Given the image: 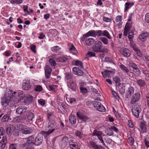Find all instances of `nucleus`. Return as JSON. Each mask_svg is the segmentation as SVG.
Listing matches in <instances>:
<instances>
[{"instance_id": "nucleus-1", "label": "nucleus", "mask_w": 149, "mask_h": 149, "mask_svg": "<svg viewBox=\"0 0 149 149\" xmlns=\"http://www.w3.org/2000/svg\"><path fill=\"white\" fill-rule=\"evenodd\" d=\"M49 121L47 127L50 129L47 131L41 132L42 134H43L44 136L46 137L54 132L55 130L54 127L55 126L56 127V123L54 120H49Z\"/></svg>"}, {"instance_id": "nucleus-2", "label": "nucleus", "mask_w": 149, "mask_h": 149, "mask_svg": "<svg viewBox=\"0 0 149 149\" xmlns=\"http://www.w3.org/2000/svg\"><path fill=\"white\" fill-rule=\"evenodd\" d=\"M19 131L23 134H27L32 133L33 131V128L28 127L26 125L20 124L17 126Z\"/></svg>"}, {"instance_id": "nucleus-3", "label": "nucleus", "mask_w": 149, "mask_h": 149, "mask_svg": "<svg viewBox=\"0 0 149 149\" xmlns=\"http://www.w3.org/2000/svg\"><path fill=\"white\" fill-rule=\"evenodd\" d=\"M35 139L33 136H31L27 138V141L26 143L22 144L20 147L24 148L26 146L31 147L33 145H35Z\"/></svg>"}, {"instance_id": "nucleus-4", "label": "nucleus", "mask_w": 149, "mask_h": 149, "mask_svg": "<svg viewBox=\"0 0 149 149\" xmlns=\"http://www.w3.org/2000/svg\"><path fill=\"white\" fill-rule=\"evenodd\" d=\"M102 47V43L100 41L97 40L95 42L92 48L94 52H99Z\"/></svg>"}, {"instance_id": "nucleus-5", "label": "nucleus", "mask_w": 149, "mask_h": 149, "mask_svg": "<svg viewBox=\"0 0 149 149\" xmlns=\"http://www.w3.org/2000/svg\"><path fill=\"white\" fill-rule=\"evenodd\" d=\"M92 104L94 107L98 111L101 112L105 111V109L103 105L100 102L97 101H93Z\"/></svg>"}, {"instance_id": "nucleus-6", "label": "nucleus", "mask_w": 149, "mask_h": 149, "mask_svg": "<svg viewBox=\"0 0 149 149\" xmlns=\"http://www.w3.org/2000/svg\"><path fill=\"white\" fill-rule=\"evenodd\" d=\"M140 94L139 93H135L131 97L130 103L134 104L138 102L140 99Z\"/></svg>"}, {"instance_id": "nucleus-7", "label": "nucleus", "mask_w": 149, "mask_h": 149, "mask_svg": "<svg viewBox=\"0 0 149 149\" xmlns=\"http://www.w3.org/2000/svg\"><path fill=\"white\" fill-rule=\"evenodd\" d=\"M141 110L140 107L138 105H135L132 108V111L133 116L136 118H138L139 116V114Z\"/></svg>"}, {"instance_id": "nucleus-8", "label": "nucleus", "mask_w": 149, "mask_h": 149, "mask_svg": "<svg viewBox=\"0 0 149 149\" xmlns=\"http://www.w3.org/2000/svg\"><path fill=\"white\" fill-rule=\"evenodd\" d=\"M42 134L41 133L38 134L35 138V145L36 146H38L41 144L43 141Z\"/></svg>"}, {"instance_id": "nucleus-9", "label": "nucleus", "mask_w": 149, "mask_h": 149, "mask_svg": "<svg viewBox=\"0 0 149 149\" xmlns=\"http://www.w3.org/2000/svg\"><path fill=\"white\" fill-rule=\"evenodd\" d=\"M22 86L23 89L25 90H29L31 86L30 80L28 79L24 80L23 82Z\"/></svg>"}, {"instance_id": "nucleus-10", "label": "nucleus", "mask_w": 149, "mask_h": 149, "mask_svg": "<svg viewBox=\"0 0 149 149\" xmlns=\"http://www.w3.org/2000/svg\"><path fill=\"white\" fill-rule=\"evenodd\" d=\"M0 139H1L0 140V148L4 149L7 142L6 137L5 136H0Z\"/></svg>"}, {"instance_id": "nucleus-11", "label": "nucleus", "mask_w": 149, "mask_h": 149, "mask_svg": "<svg viewBox=\"0 0 149 149\" xmlns=\"http://www.w3.org/2000/svg\"><path fill=\"white\" fill-rule=\"evenodd\" d=\"M90 36L94 37H96V32L94 30H91L90 31L86 34L84 35L83 37L81 38V40L82 41H84L85 40V38Z\"/></svg>"}, {"instance_id": "nucleus-12", "label": "nucleus", "mask_w": 149, "mask_h": 149, "mask_svg": "<svg viewBox=\"0 0 149 149\" xmlns=\"http://www.w3.org/2000/svg\"><path fill=\"white\" fill-rule=\"evenodd\" d=\"M13 96V91L9 88H7L5 91L4 97L7 98H9L10 99L11 96Z\"/></svg>"}, {"instance_id": "nucleus-13", "label": "nucleus", "mask_w": 149, "mask_h": 149, "mask_svg": "<svg viewBox=\"0 0 149 149\" xmlns=\"http://www.w3.org/2000/svg\"><path fill=\"white\" fill-rule=\"evenodd\" d=\"M77 115L79 119L81 120L84 122L87 121L89 119V118L87 116L83 114L80 113L79 112L77 113Z\"/></svg>"}, {"instance_id": "nucleus-14", "label": "nucleus", "mask_w": 149, "mask_h": 149, "mask_svg": "<svg viewBox=\"0 0 149 149\" xmlns=\"http://www.w3.org/2000/svg\"><path fill=\"white\" fill-rule=\"evenodd\" d=\"M89 144L94 149H105L101 145H97L95 142L93 141H90Z\"/></svg>"}, {"instance_id": "nucleus-15", "label": "nucleus", "mask_w": 149, "mask_h": 149, "mask_svg": "<svg viewBox=\"0 0 149 149\" xmlns=\"http://www.w3.org/2000/svg\"><path fill=\"white\" fill-rule=\"evenodd\" d=\"M52 71L51 68L48 65H47L45 69V73L46 79H48L50 78Z\"/></svg>"}, {"instance_id": "nucleus-16", "label": "nucleus", "mask_w": 149, "mask_h": 149, "mask_svg": "<svg viewBox=\"0 0 149 149\" xmlns=\"http://www.w3.org/2000/svg\"><path fill=\"white\" fill-rule=\"evenodd\" d=\"M10 99L9 98H8L4 97L2 98L1 102V103L3 106L6 107L8 106Z\"/></svg>"}, {"instance_id": "nucleus-17", "label": "nucleus", "mask_w": 149, "mask_h": 149, "mask_svg": "<svg viewBox=\"0 0 149 149\" xmlns=\"http://www.w3.org/2000/svg\"><path fill=\"white\" fill-rule=\"evenodd\" d=\"M73 73L78 76H81L83 75L84 72L80 70L79 68L75 67L74 68L72 69Z\"/></svg>"}, {"instance_id": "nucleus-18", "label": "nucleus", "mask_w": 149, "mask_h": 149, "mask_svg": "<svg viewBox=\"0 0 149 149\" xmlns=\"http://www.w3.org/2000/svg\"><path fill=\"white\" fill-rule=\"evenodd\" d=\"M121 54L125 57H129L131 55V52L128 49L125 48L123 49Z\"/></svg>"}, {"instance_id": "nucleus-19", "label": "nucleus", "mask_w": 149, "mask_h": 149, "mask_svg": "<svg viewBox=\"0 0 149 149\" xmlns=\"http://www.w3.org/2000/svg\"><path fill=\"white\" fill-rule=\"evenodd\" d=\"M26 117L28 122H32L33 119L34 118V114L30 111H29L26 115Z\"/></svg>"}, {"instance_id": "nucleus-20", "label": "nucleus", "mask_w": 149, "mask_h": 149, "mask_svg": "<svg viewBox=\"0 0 149 149\" xmlns=\"http://www.w3.org/2000/svg\"><path fill=\"white\" fill-rule=\"evenodd\" d=\"M134 91V88L132 87H130L128 88V91L126 93L125 95V98H128L130 97L132 95V94H133Z\"/></svg>"}, {"instance_id": "nucleus-21", "label": "nucleus", "mask_w": 149, "mask_h": 149, "mask_svg": "<svg viewBox=\"0 0 149 149\" xmlns=\"http://www.w3.org/2000/svg\"><path fill=\"white\" fill-rule=\"evenodd\" d=\"M148 36L149 34L147 32H144L139 35V38L142 41H144Z\"/></svg>"}, {"instance_id": "nucleus-22", "label": "nucleus", "mask_w": 149, "mask_h": 149, "mask_svg": "<svg viewBox=\"0 0 149 149\" xmlns=\"http://www.w3.org/2000/svg\"><path fill=\"white\" fill-rule=\"evenodd\" d=\"M33 97L30 95H28L25 97L24 103L26 104H29L32 102Z\"/></svg>"}, {"instance_id": "nucleus-23", "label": "nucleus", "mask_w": 149, "mask_h": 149, "mask_svg": "<svg viewBox=\"0 0 149 149\" xmlns=\"http://www.w3.org/2000/svg\"><path fill=\"white\" fill-rule=\"evenodd\" d=\"M69 120L71 124L73 125L75 124L77 121L76 117L75 115L71 114L69 116Z\"/></svg>"}, {"instance_id": "nucleus-24", "label": "nucleus", "mask_w": 149, "mask_h": 149, "mask_svg": "<svg viewBox=\"0 0 149 149\" xmlns=\"http://www.w3.org/2000/svg\"><path fill=\"white\" fill-rule=\"evenodd\" d=\"M69 144L70 148L72 149H74L77 147V143L75 142H74L72 140H71L69 141Z\"/></svg>"}, {"instance_id": "nucleus-25", "label": "nucleus", "mask_w": 149, "mask_h": 149, "mask_svg": "<svg viewBox=\"0 0 149 149\" xmlns=\"http://www.w3.org/2000/svg\"><path fill=\"white\" fill-rule=\"evenodd\" d=\"M136 82L140 87H144L146 85L145 81L142 79H137Z\"/></svg>"}, {"instance_id": "nucleus-26", "label": "nucleus", "mask_w": 149, "mask_h": 149, "mask_svg": "<svg viewBox=\"0 0 149 149\" xmlns=\"http://www.w3.org/2000/svg\"><path fill=\"white\" fill-rule=\"evenodd\" d=\"M68 58L67 56H62L56 58L57 62H64L68 61Z\"/></svg>"}, {"instance_id": "nucleus-27", "label": "nucleus", "mask_w": 149, "mask_h": 149, "mask_svg": "<svg viewBox=\"0 0 149 149\" xmlns=\"http://www.w3.org/2000/svg\"><path fill=\"white\" fill-rule=\"evenodd\" d=\"M113 81L116 84V86L117 87V86H119L121 85L122 83H120L121 80L120 78L118 76H116L113 78Z\"/></svg>"}, {"instance_id": "nucleus-28", "label": "nucleus", "mask_w": 149, "mask_h": 149, "mask_svg": "<svg viewBox=\"0 0 149 149\" xmlns=\"http://www.w3.org/2000/svg\"><path fill=\"white\" fill-rule=\"evenodd\" d=\"M69 85L70 88L73 91H75L76 89V85L74 82L73 80H70L69 81Z\"/></svg>"}, {"instance_id": "nucleus-29", "label": "nucleus", "mask_w": 149, "mask_h": 149, "mask_svg": "<svg viewBox=\"0 0 149 149\" xmlns=\"http://www.w3.org/2000/svg\"><path fill=\"white\" fill-rule=\"evenodd\" d=\"M120 67L122 70L125 71L127 74L128 75L130 76V74H129L130 73H132V72H130L128 69L127 68L125 65L123 64H121L120 65Z\"/></svg>"}, {"instance_id": "nucleus-30", "label": "nucleus", "mask_w": 149, "mask_h": 149, "mask_svg": "<svg viewBox=\"0 0 149 149\" xmlns=\"http://www.w3.org/2000/svg\"><path fill=\"white\" fill-rule=\"evenodd\" d=\"M140 128L141 129V132L142 133L146 132V128L145 124L143 122H141L139 125Z\"/></svg>"}, {"instance_id": "nucleus-31", "label": "nucleus", "mask_w": 149, "mask_h": 149, "mask_svg": "<svg viewBox=\"0 0 149 149\" xmlns=\"http://www.w3.org/2000/svg\"><path fill=\"white\" fill-rule=\"evenodd\" d=\"M118 87V90L120 93L122 95H123L125 92V86H123V84H122L121 85L117 86Z\"/></svg>"}, {"instance_id": "nucleus-32", "label": "nucleus", "mask_w": 149, "mask_h": 149, "mask_svg": "<svg viewBox=\"0 0 149 149\" xmlns=\"http://www.w3.org/2000/svg\"><path fill=\"white\" fill-rule=\"evenodd\" d=\"M69 50L72 53L76 54L77 52L74 46L72 44H70L69 45Z\"/></svg>"}, {"instance_id": "nucleus-33", "label": "nucleus", "mask_w": 149, "mask_h": 149, "mask_svg": "<svg viewBox=\"0 0 149 149\" xmlns=\"http://www.w3.org/2000/svg\"><path fill=\"white\" fill-rule=\"evenodd\" d=\"M94 40L93 38H89L87 39L85 41L86 44L90 46L94 43Z\"/></svg>"}, {"instance_id": "nucleus-34", "label": "nucleus", "mask_w": 149, "mask_h": 149, "mask_svg": "<svg viewBox=\"0 0 149 149\" xmlns=\"http://www.w3.org/2000/svg\"><path fill=\"white\" fill-rule=\"evenodd\" d=\"M12 127V125H10L6 127V133L8 135H9L11 134V128Z\"/></svg>"}, {"instance_id": "nucleus-35", "label": "nucleus", "mask_w": 149, "mask_h": 149, "mask_svg": "<svg viewBox=\"0 0 149 149\" xmlns=\"http://www.w3.org/2000/svg\"><path fill=\"white\" fill-rule=\"evenodd\" d=\"M103 36L106 37L109 39H111L112 37L110 35L109 32L107 30H104L103 31Z\"/></svg>"}, {"instance_id": "nucleus-36", "label": "nucleus", "mask_w": 149, "mask_h": 149, "mask_svg": "<svg viewBox=\"0 0 149 149\" xmlns=\"http://www.w3.org/2000/svg\"><path fill=\"white\" fill-rule=\"evenodd\" d=\"M102 134V132L101 131L95 130L92 133V135L93 136H97L98 137L101 136Z\"/></svg>"}, {"instance_id": "nucleus-37", "label": "nucleus", "mask_w": 149, "mask_h": 149, "mask_svg": "<svg viewBox=\"0 0 149 149\" xmlns=\"http://www.w3.org/2000/svg\"><path fill=\"white\" fill-rule=\"evenodd\" d=\"M134 5L133 3H129L127 2L125 3V9L124 11L125 12L127 11L128 9L130 7L133 6Z\"/></svg>"}, {"instance_id": "nucleus-38", "label": "nucleus", "mask_w": 149, "mask_h": 149, "mask_svg": "<svg viewBox=\"0 0 149 149\" xmlns=\"http://www.w3.org/2000/svg\"><path fill=\"white\" fill-rule=\"evenodd\" d=\"M76 135L80 139L83 138L85 136V135L82 132L79 131H77L76 133Z\"/></svg>"}, {"instance_id": "nucleus-39", "label": "nucleus", "mask_w": 149, "mask_h": 149, "mask_svg": "<svg viewBox=\"0 0 149 149\" xmlns=\"http://www.w3.org/2000/svg\"><path fill=\"white\" fill-rule=\"evenodd\" d=\"M65 78L67 80L70 79L72 80V74L71 73L67 72L65 74Z\"/></svg>"}, {"instance_id": "nucleus-40", "label": "nucleus", "mask_w": 149, "mask_h": 149, "mask_svg": "<svg viewBox=\"0 0 149 149\" xmlns=\"http://www.w3.org/2000/svg\"><path fill=\"white\" fill-rule=\"evenodd\" d=\"M23 1V0H11L10 3L12 4L15 3L21 4L22 3Z\"/></svg>"}, {"instance_id": "nucleus-41", "label": "nucleus", "mask_w": 149, "mask_h": 149, "mask_svg": "<svg viewBox=\"0 0 149 149\" xmlns=\"http://www.w3.org/2000/svg\"><path fill=\"white\" fill-rule=\"evenodd\" d=\"M68 139L67 137L64 136L62 139L61 141L64 145H66L68 142Z\"/></svg>"}, {"instance_id": "nucleus-42", "label": "nucleus", "mask_w": 149, "mask_h": 149, "mask_svg": "<svg viewBox=\"0 0 149 149\" xmlns=\"http://www.w3.org/2000/svg\"><path fill=\"white\" fill-rule=\"evenodd\" d=\"M75 65L78 66L79 67H80L81 68H82L83 67L82 65V63L81 61H79V60H76L74 62Z\"/></svg>"}, {"instance_id": "nucleus-43", "label": "nucleus", "mask_w": 149, "mask_h": 149, "mask_svg": "<svg viewBox=\"0 0 149 149\" xmlns=\"http://www.w3.org/2000/svg\"><path fill=\"white\" fill-rule=\"evenodd\" d=\"M9 117L8 115L6 114L2 117L1 120L2 122H6L8 121Z\"/></svg>"}, {"instance_id": "nucleus-44", "label": "nucleus", "mask_w": 149, "mask_h": 149, "mask_svg": "<svg viewBox=\"0 0 149 149\" xmlns=\"http://www.w3.org/2000/svg\"><path fill=\"white\" fill-rule=\"evenodd\" d=\"M100 40L102 41L105 45H107L108 44V41L107 39L104 37L100 38Z\"/></svg>"}, {"instance_id": "nucleus-45", "label": "nucleus", "mask_w": 149, "mask_h": 149, "mask_svg": "<svg viewBox=\"0 0 149 149\" xmlns=\"http://www.w3.org/2000/svg\"><path fill=\"white\" fill-rule=\"evenodd\" d=\"M127 141L128 143L130 145H132L134 142V140L132 137H131L129 138L127 140Z\"/></svg>"}, {"instance_id": "nucleus-46", "label": "nucleus", "mask_w": 149, "mask_h": 149, "mask_svg": "<svg viewBox=\"0 0 149 149\" xmlns=\"http://www.w3.org/2000/svg\"><path fill=\"white\" fill-rule=\"evenodd\" d=\"M129 66L130 67L132 68L133 69V70H134L136 68H137V66L136 64L134 63H129Z\"/></svg>"}, {"instance_id": "nucleus-47", "label": "nucleus", "mask_w": 149, "mask_h": 149, "mask_svg": "<svg viewBox=\"0 0 149 149\" xmlns=\"http://www.w3.org/2000/svg\"><path fill=\"white\" fill-rule=\"evenodd\" d=\"M131 26V23L127 22L125 25V26L124 29L126 30L127 31H130V29Z\"/></svg>"}, {"instance_id": "nucleus-48", "label": "nucleus", "mask_w": 149, "mask_h": 149, "mask_svg": "<svg viewBox=\"0 0 149 149\" xmlns=\"http://www.w3.org/2000/svg\"><path fill=\"white\" fill-rule=\"evenodd\" d=\"M109 49L106 47L102 48L99 52L107 53L108 52Z\"/></svg>"}, {"instance_id": "nucleus-49", "label": "nucleus", "mask_w": 149, "mask_h": 149, "mask_svg": "<svg viewBox=\"0 0 149 149\" xmlns=\"http://www.w3.org/2000/svg\"><path fill=\"white\" fill-rule=\"evenodd\" d=\"M61 49V48H60L58 46H56L52 47L51 48V50L52 52H57Z\"/></svg>"}, {"instance_id": "nucleus-50", "label": "nucleus", "mask_w": 149, "mask_h": 149, "mask_svg": "<svg viewBox=\"0 0 149 149\" xmlns=\"http://www.w3.org/2000/svg\"><path fill=\"white\" fill-rule=\"evenodd\" d=\"M81 92L84 95L87 92V89L85 87H81L80 88Z\"/></svg>"}, {"instance_id": "nucleus-51", "label": "nucleus", "mask_w": 149, "mask_h": 149, "mask_svg": "<svg viewBox=\"0 0 149 149\" xmlns=\"http://www.w3.org/2000/svg\"><path fill=\"white\" fill-rule=\"evenodd\" d=\"M49 61L51 65L53 66H55L56 65V63L54 60L52 58H50L49 60Z\"/></svg>"}, {"instance_id": "nucleus-52", "label": "nucleus", "mask_w": 149, "mask_h": 149, "mask_svg": "<svg viewBox=\"0 0 149 149\" xmlns=\"http://www.w3.org/2000/svg\"><path fill=\"white\" fill-rule=\"evenodd\" d=\"M22 107H20L17 109L16 113L18 114H21L22 113Z\"/></svg>"}, {"instance_id": "nucleus-53", "label": "nucleus", "mask_w": 149, "mask_h": 149, "mask_svg": "<svg viewBox=\"0 0 149 149\" xmlns=\"http://www.w3.org/2000/svg\"><path fill=\"white\" fill-rule=\"evenodd\" d=\"M17 144H10L9 147V149H17Z\"/></svg>"}, {"instance_id": "nucleus-54", "label": "nucleus", "mask_w": 149, "mask_h": 149, "mask_svg": "<svg viewBox=\"0 0 149 149\" xmlns=\"http://www.w3.org/2000/svg\"><path fill=\"white\" fill-rule=\"evenodd\" d=\"M122 20V16H121L119 15L118 16L116 17L115 19V21L116 22H118L121 21Z\"/></svg>"}, {"instance_id": "nucleus-55", "label": "nucleus", "mask_w": 149, "mask_h": 149, "mask_svg": "<svg viewBox=\"0 0 149 149\" xmlns=\"http://www.w3.org/2000/svg\"><path fill=\"white\" fill-rule=\"evenodd\" d=\"M105 61L107 62H109L111 63L114 65H115V63L113 62V60L111 59V58L109 57H106L105 58Z\"/></svg>"}, {"instance_id": "nucleus-56", "label": "nucleus", "mask_w": 149, "mask_h": 149, "mask_svg": "<svg viewBox=\"0 0 149 149\" xmlns=\"http://www.w3.org/2000/svg\"><path fill=\"white\" fill-rule=\"evenodd\" d=\"M133 71L135 72L136 74L138 75H139L141 74V72L139 69L138 68H136L134 70H133Z\"/></svg>"}, {"instance_id": "nucleus-57", "label": "nucleus", "mask_w": 149, "mask_h": 149, "mask_svg": "<svg viewBox=\"0 0 149 149\" xmlns=\"http://www.w3.org/2000/svg\"><path fill=\"white\" fill-rule=\"evenodd\" d=\"M96 34V36H97L98 37L103 36V32L101 30H98L97 31Z\"/></svg>"}, {"instance_id": "nucleus-58", "label": "nucleus", "mask_w": 149, "mask_h": 149, "mask_svg": "<svg viewBox=\"0 0 149 149\" xmlns=\"http://www.w3.org/2000/svg\"><path fill=\"white\" fill-rule=\"evenodd\" d=\"M42 90V88L40 86H37L35 88L36 91H40Z\"/></svg>"}, {"instance_id": "nucleus-59", "label": "nucleus", "mask_w": 149, "mask_h": 149, "mask_svg": "<svg viewBox=\"0 0 149 149\" xmlns=\"http://www.w3.org/2000/svg\"><path fill=\"white\" fill-rule=\"evenodd\" d=\"M145 21L147 23H149V13H147L145 16Z\"/></svg>"}, {"instance_id": "nucleus-60", "label": "nucleus", "mask_w": 149, "mask_h": 149, "mask_svg": "<svg viewBox=\"0 0 149 149\" xmlns=\"http://www.w3.org/2000/svg\"><path fill=\"white\" fill-rule=\"evenodd\" d=\"M129 35L128 36V38L129 39V40L130 42H132L133 40L132 38H134V34L132 33H131V34H130V33H129Z\"/></svg>"}, {"instance_id": "nucleus-61", "label": "nucleus", "mask_w": 149, "mask_h": 149, "mask_svg": "<svg viewBox=\"0 0 149 149\" xmlns=\"http://www.w3.org/2000/svg\"><path fill=\"white\" fill-rule=\"evenodd\" d=\"M31 50L34 52L36 53V46L35 45H32L31 46Z\"/></svg>"}, {"instance_id": "nucleus-62", "label": "nucleus", "mask_w": 149, "mask_h": 149, "mask_svg": "<svg viewBox=\"0 0 149 149\" xmlns=\"http://www.w3.org/2000/svg\"><path fill=\"white\" fill-rule=\"evenodd\" d=\"M38 102L41 105H44L45 104V101L43 99H40L38 100Z\"/></svg>"}, {"instance_id": "nucleus-63", "label": "nucleus", "mask_w": 149, "mask_h": 149, "mask_svg": "<svg viewBox=\"0 0 149 149\" xmlns=\"http://www.w3.org/2000/svg\"><path fill=\"white\" fill-rule=\"evenodd\" d=\"M48 88L51 91H55L56 88L55 86L54 85H50L49 86Z\"/></svg>"}, {"instance_id": "nucleus-64", "label": "nucleus", "mask_w": 149, "mask_h": 149, "mask_svg": "<svg viewBox=\"0 0 149 149\" xmlns=\"http://www.w3.org/2000/svg\"><path fill=\"white\" fill-rule=\"evenodd\" d=\"M87 55H89V57L95 56V53L94 52H88Z\"/></svg>"}]
</instances>
